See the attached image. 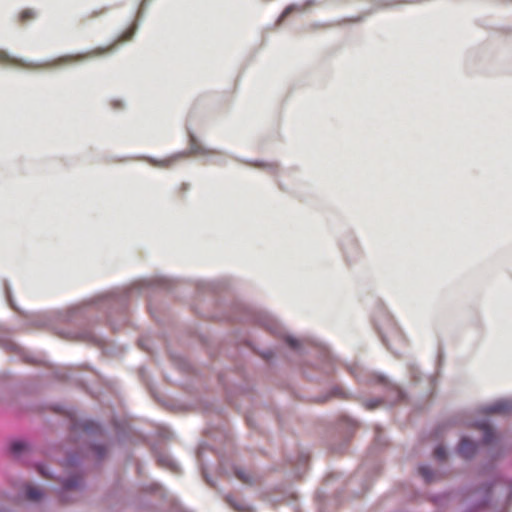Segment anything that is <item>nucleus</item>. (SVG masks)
I'll return each instance as SVG.
<instances>
[{
  "mask_svg": "<svg viewBox=\"0 0 512 512\" xmlns=\"http://www.w3.org/2000/svg\"><path fill=\"white\" fill-rule=\"evenodd\" d=\"M434 456L435 458H437L438 460H445L446 459V451H445V448L442 447V446H438L435 448L434 450Z\"/></svg>",
  "mask_w": 512,
  "mask_h": 512,
  "instance_id": "obj_12",
  "label": "nucleus"
},
{
  "mask_svg": "<svg viewBox=\"0 0 512 512\" xmlns=\"http://www.w3.org/2000/svg\"><path fill=\"white\" fill-rule=\"evenodd\" d=\"M36 17V13L32 9H24L19 14V21L21 23H26Z\"/></svg>",
  "mask_w": 512,
  "mask_h": 512,
  "instance_id": "obj_9",
  "label": "nucleus"
},
{
  "mask_svg": "<svg viewBox=\"0 0 512 512\" xmlns=\"http://www.w3.org/2000/svg\"><path fill=\"white\" fill-rule=\"evenodd\" d=\"M97 453H98L99 456H102L103 455L102 448L98 447L97 448Z\"/></svg>",
  "mask_w": 512,
  "mask_h": 512,
  "instance_id": "obj_16",
  "label": "nucleus"
},
{
  "mask_svg": "<svg viewBox=\"0 0 512 512\" xmlns=\"http://www.w3.org/2000/svg\"><path fill=\"white\" fill-rule=\"evenodd\" d=\"M488 414H508L512 412V400H500L485 408Z\"/></svg>",
  "mask_w": 512,
  "mask_h": 512,
  "instance_id": "obj_2",
  "label": "nucleus"
},
{
  "mask_svg": "<svg viewBox=\"0 0 512 512\" xmlns=\"http://www.w3.org/2000/svg\"><path fill=\"white\" fill-rule=\"evenodd\" d=\"M476 444L467 438H463L459 444L458 451L464 458L472 457L476 452Z\"/></svg>",
  "mask_w": 512,
  "mask_h": 512,
  "instance_id": "obj_4",
  "label": "nucleus"
},
{
  "mask_svg": "<svg viewBox=\"0 0 512 512\" xmlns=\"http://www.w3.org/2000/svg\"><path fill=\"white\" fill-rule=\"evenodd\" d=\"M25 497L27 500L30 501H39L43 497V491L40 487L33 486V485H26L25 486Z\"/></svg>",
  "mask_w": 512,
  "mask_h": 512,
  "instance_id": "obj_5",
  "label": "nucleus"
},
{
  "mask_svg": "<svg viewBox=\"0 0 512 512\" xmlns=\"http://www.w3.org/2000/svg\"><path fill=\"white\" fill-rule=\"evenodd\" d=\"M190 154L192 155H209L215 154V151L206 149L194 137L190 139Z\"/></svg>",
  "mask_w": 512,
  "mask_h": 512,
  "instance_id": "obj_6",
  "label": "nucleus"
},
{
  "mask_svg": "<svg viewBox=\"0 0 512 512\" xmlns=\"http://www.w3.org/2000/svg\"><path fill=\"white\" fill-rule=\"evenodd\" d=\"M38 471H39V473H40L43 477L48 478V475L46 474V471H45V469H44V467H43V466H39V467H38Z\"/></svg>",
  "mask_w": 512,
  "mask_h": 512,
  "instance_id": "obj_14",
  "label": "nucleus"
},
{
  "mask_svg": "<svg viewBox=\"0 0 512 512\" xmlns=\"http://www.w3.org/2000/svg\"><path fill=\"white\" fill-rule=\"evenodd\" d=\"M419 473L422 475V477L426 480V481H431L432 480V471L429 467H426V466H421L419 467Z\"/></svg>",
  "mask_w": 512,
  "mask_h": 512,
  "instance_id": "obj_10",
  "label": "nucleus"
},
{
  "mask_svg": "<svg viewBox=\"0 0 512 512\" xmlns=\"http://www.w3.org/2000/svg\"><path fill=\"white\" fill-rule=\"evenodd\" d=\"M26 448V444L20 441L11 444V450L14 454L22 452Z\"/></svg>",
  "mask_w": 512,
  "mask_h": 512,
  "instance_id": "obj_11",
  "label": "nucleus"
},
{
  "mask_svg": "<svg viewBox=\"0 0 512 512\" xmlns=\"http://www.w3.org/2000/svg\"><path fill=\"white\" fill-rule=\"evenodd\" d=\"M288 343H289V345H290L291 347H296V346H297V343H296V341H295V340H291V339H289V340H288Z\"/></svg>",
  "mask_w": 512,
  "mask_h": 512,
  "instance_id": "obj_15",
  "label": "nucleus"
},
{
  "mask_svg": "<svg viewBox=\"0 0 512 512\" xmlns=\"http://www.w3.org/2000/svg\"><path fill=\"white\" fill-rule=\"evenodd\" d=\"M79 485H80V481L79 480H68L64 484V489L66 491H70V490H73L74 488L78 487Z\"/></svg>",
  "mask_w": 512,
  "mask_h": 512,
  "instance_id": "obj_13",
  "label": "nucleus"
},
{
  "mask_svg": "<svg viewBox=\"0 0 512 512\" xmlns=\"http://www.w3.org/2000/svg\"><path fill=\"white\" fill-rule=\"evenodd\" d=\"M128 39H129V36L124 38V40H128ZM121 41H123V39L116 40L113 43H111L110 45H107L104 47H97V48L91 49L85 53L67 54V55L57 57L53 60L44 61V62L25 61V60L10 56L4 50H0V65L18 67V68L27 69V70L53 69V68H57V67L72 65L74 63L82 62V61L90 59V58L101 57L106 54H109L116 49L117 45Z\"/></svg>",
  "mask_w": 512,
  "mask_h": 512,
  "instance_id": "obj_1",
  "label": "nucleus"
},
{
  "mask_svg": "<svg viewBox=\"0 0 512 512\" xmlns=\"http://www.w3.org/2000/svg\"><path fill=\"white\" fill-rule=\"evenodd\" d=\"M235 476L245 484H253L255 482L254 474L250 471L244 470L243 468H236Z\"/></svg>",
  "mask_w": 512,
  "mask_h": 512,
  "instance_id": "obj_7",
  "label": "nucleus"
},
{
  "mask_svg": "<svg viewBox=\"0 0 512 512\" xmlns=\"http://www.w3.org/2000/svg\"><path fill=\"white\" fill-rule=\"evenodd\" d=\"M187 156L188 154L186 152H180L160 160H151L150 162L156 167L169 168L178 160L184 159Z\"/></svg>",
  "mask_w": 512,
  "mask_h": 512,
  "instance_id": "obj_3",
  "label": "nucleus"
},
{
  "mask_svg": "<svg viewBox=\"0 0 512 512\" xmlns=\"http://www.w3.org/2000/svg\"><path fill=\"white\" fill-rule=\"evenodd\" d=\"M480 429L483 431V440L485 444H490L493 438V429L487 424L482 423Z\"/></svg>",
  "mask_w": 512,
  "mask_h": 512,
  "instance_id": "obj_8",
  "label": "nucleus"
}]
</instances>
